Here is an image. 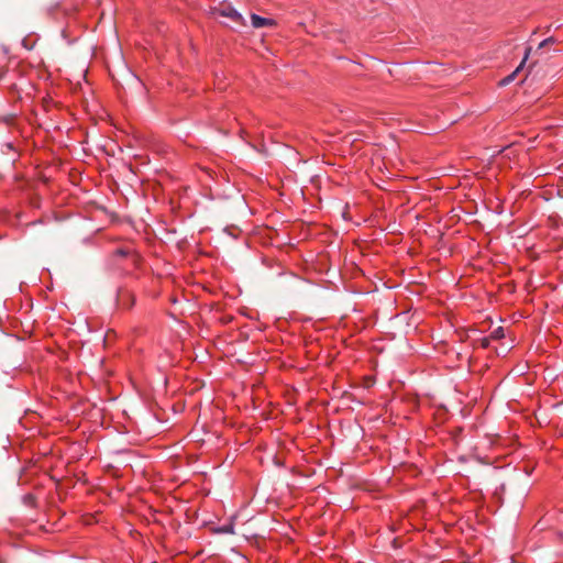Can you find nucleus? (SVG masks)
<instances>
[{"label":"nucleus","instance_id":"nucleus-4","mask_svg":"<svg viewBox=\"0 0 563 563\" xmlns=\"http://www.w3.org/2000/svg\"><path fill=\"white\" fill-rule=\"evenodd\" d=\"M504 336H505V330H504V328H503V327H498V328H497V329H495V330L490 333V335H489V338H490L492 340H499V339H501V338H504Z\"/></svg>","mask_w":563,"mask_h":563},{"label":"nucleus","instance_id":"nucleus-7","mask_svg":"<svg viewBox=\"0 0 563 563\" xmlns=\"http://www.w3.org/2000/svg\"><path fill=\"white\" fill-rule=\"evenodd\" d=\"M490 338L487 336V338H483L479 340V344L483 349H487L489 346V342H490Z\"/></svg>","mask_w":563,"mask_h":563},{"label":"nucleus","instance_id":"nucleus-5","mask_svg":"<svg viewBox=\"0 0 563 563\" xmlns=\"http://www.w3.org/2000/svg\"><path fill=\"white\" fill-rule=\"evenodd\" d=\"M555 43H559V40H558V38H555V37H553V36H550V37H548V38L543 40V41L539 44V46H538V48H537V52H538V51H540V49H541V48H543V47L549 46L550 44H555Z\"/></svg>","mask_w":563,"mask_h":563},{"label":"nucleus","instance_id":"nucleus-2","mask_svg":"<svg viewBox=\"0 0 563 563\" xmlns=\"http://www.w3.org/2000/svg\"><path fill=\"white\" fill-rule=\"evenodd\" d=\"M531 51L532 48L529 46L526 48V52H525V57L522 59V62L520 63V65L508 76H506L505 78H503L500 81H499V86H507L509 85L511 81L515 80L517 74L523 68L527 59L529 58V55L531 54Z\"/></svg>","mask_w":563,"mask_h":563},{"label":"nucleus","instance_id":"nucleus-3","mask_svg":"<svg viewBox=\"0 0 563 563\" xmlns=\"http://www.w3.org/2000/svg\"><path fill=\"white\" fill-rule=\"evenodd\" d=\"M252 25L256 29L264 27V26H273L275 25V21L272 19L262 18L257 14L251 15Z\"/></svg>","mask_w":563,"mask_h":563},{"label":"nucleus","instance_id":"nucleus-1","mask_svg":"<svg viewBox=\"0 0 563 563\" xmlns=\"http://www.w3.org/2000/svg\"><path fill=\"white\" fill-rule=\"evenodd\" d=\"M213 12L222 16L229 18L236 23L241 22L242 20L241 14L229 4H222L219 8H216Z\"/></svg>","mask_w":563,"mask_h":563},{"label":"nucleus","instance_id":"nucleus-6","mask_svg":"<svg viewBox=\"0 0 563 563\" xmlns=\"http://www.w3.org/2000/svg\"><path fill=\"white\" fill-rule=\"evenodd\" d=\"M218 532L220 533H234V528L232 523L223 525L220 528H218Z\"/></svg>","mask_w":563,"mask_h":563},{"label":"nucleus","instance_id":"nucleus-8","mask_svg":"<svg viewBox=\"0 0 563 563\" xmlns=\"http://www.w3.org/2000/svg\"><path fill=\"white\" fill-rule=\"evenodd\" d=\"M118 253H119V255H122V256L125 255V252L123 250H119Z\"/></svg>","mask_w":563,"mask_h":563}]
</instances>
